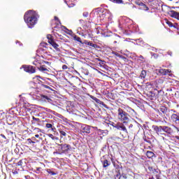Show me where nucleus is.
Instances as JSON below:
<instances>
[{
	"mask_svg": "<svg viewBox=\"0 0 179 179\" xmlns=\"http://www.w3.org/2000/svg\"><path fill=\"white\" fill-rule=\"evenodd\" d=\"M140 77L141 78V79H145V78H146V71L143 70L141 71V73L140 75Z\"/></svg>",
	"mask_w": 179,
	"mask_h": 179,
	"instance_id": "16",
	"label": "nucleus"
},
{
	"mask_svg": "<svg viewBox=\"0 0 179 179\" xmlns=\"http://www.w3.org/2000/svg\"><path fill=\"white\" fill-rule=\"evenodd\" d=\"M83 132L85 134H90V126L84 124L82 126Z\"/></svg>",
	"mask_w": 179,
	"mask_h": 179,
	"instance_id": "9",
	"label": "nucleus"
},
{
	"mask_svg": "<svg viewBox=\"0 0 179 179\" xmlns=\"http://www.w3.org/2000/svg\"><path fill=\"white\" fill-rule=\"evenodd\" d=\"M117 120L119 121H121V122H123L125 125L128 124L129 121V114L127 113L124 109L119 108L117 109Z\"/></svg>",
	"mask_w": 179,
	"mask_h": 179,
	"instance_id": "2",
	"label": "nucleus"
},
{
	"mask_svg": "<svg viewBox=\"0 0 179 179\" xmlns=\"http://www.w3.org/2000/svg\"><path fill=\"white\" fill-rule=\"evenodd\" d=\"M171 121L176 124H179V115L176 113L172 114L171 115Z\"/></svg>",
	"mask_w": 179,
	"mask_h": 179,
	"instance_id": "7",
	"label": "nucleus"
},
{
	"mask_svg": "<svg viewBox=\"0 0 179 179\" xmlns=\"http://www.w3.org/2000/svg\"><path fill=\"white\" fill-rule=\"evenodd\" d=\"M47 173H48V174H51V176H55V173L50 169H47Z\"/></svg>",
	"mask_w": 179,
	"mask_h": 179,
	"instance_id": "26",
	"label": "nucleus"
},
{
	"mask_svg": "<svg viewBox=\"0 0 179 179\" xmlns=\"http://www.w3.org/2000/svg\"><path fill=\"white\" fill-rule=\"evenodd\" d=\"M99 138L100 139H102L101 136H99Z\"/></svg>",
	"mask_w": 179,
	"mask_h": 179,
	"instance_id": "49",
	"label": "nucleus"
},
{
	"mask_svg": "<svg viewBox=\"0 0 179 179\" xmlns=\"http://www.w3.org/2000/svg\"><path fill=\"white\" fill-rule=\"evenodd\" d=\"M110 166V163H108V161L107 159L103 161V167H108Z\"/></svg>",
	"mask_w": 179,
	"mask_h": 179,
	"instance_id": "22",
	"label": "nucleus"
},
{
	"mask_svg": "<svg viewBox=\"0 0 179 179\" xmlns=\"http://www.w3.org/2000/svg\"><path fill=\"white\" fill-rule=\"evenodd\" d=\"M17 164V166H22V164H23V162L22 160H20Z\"/></svg>",
	"mask_w": 179,
	"mask_h": 179,
	"instance_id": "32",
	"label": "nucleus"
},
{
	"mask_svg": "<svg viewBox=\"0 0 179 179\" xmlns=\"http://www.w3.org/2000/svg\"><path fill=\"white\" fill-rule=\"evenodd\" d=\"M41 168L40 167L36 168V171H41Z\"/></svg>",
	"mask_w": 179,
	"mask_h": 179,
	"instance_id": "39",
	"label": "nucleus"
},
{
	"mask_svg": "<svg viewBox=\"0 0 179 179\" xmlns=\"http://www.w3.org/2000/svg\"><path fill=\"white\" fill-rule=\"evenodd\" d=\"M35 138H40V135L36 134V135H35Z\"/></svg>",
	"mask_w": 179,
	"mask_h": 179,
	"instance_id": "41",
	"label": "nucleus"
},
{
	"mask_svg": "<svg viewBox=\"0 0 179 179\" xmlns=\"http://www.w3.org/2000/svg\"><path fill=\"white\" fill-rule=\"evenodd\" d=\"M60 146H61L62 153H65V152H68V150L71 149V145L68 144L60 145Z\"/></svg>",
	"mask_w": 179,
	"mask_h": 179,
	"instance_id": "8",
	"label": "nucleus"
},
{
	"mask_svg": "<svg viewBox=\"0 0 179 179\" xmlns=\"http://www.w3.org/2000/svg\"><path fill=\"white\" fill-rule=\"evenodd\" d=\"M169 16H171V17H174L175 19H177L178 20H179V13L175 10H171L169 12Z\"/></svg>",
	"mask_w": 179,
	"mask_h": 179,
	"instance_id": "6",
	"label": "nucleus"
},
{
	"mask_svg": "<svg viewBox=\"0 0 179 179\" xmlns=\"http://www.w3.org/2000/svg\"><path fill=\"white\" fill-rule=\"evenodd\" d=\"M143 9L144 10H149V8L148 6H146V5L143 4Z\"/></svg>",
	"mask_w": 179,
	"mask_h": 179,
	"instance_id": "29",
	"label": "nucleus"
},
{
	"mask_svg": "<svg viewBox=\"0 0 179 179\" xmlns=\"http://www.w3.org/2000/svg\"><path fill=\"white\" fill-rule=\"evenodd\" d=\"M59 134H60V136L61 138H62V136H66V133L62 130H59Z\"/></svg>",
	"mask_w": 179,
	"mask_h": 179,
	"instance_id": "23",
	"label": "nucleus"
},
{
	"mask_svg": "<svg viewBox=\"0 0 179 179\" xmlns=\"http://www.w3.org/2000/svg\"><path fill=\"white\" fill-rule=\"evenodd\" d=\"M140 59H143V56L141 55L140 56Z\"/></svg>",
	"mask_w": 179,
	"mask_h": 179,
	"instance_id": "43",
	"label": "nucleus"
},
{
	"mask_svg": "<svg viewBox=\"0 0 179 179\" xmlns=\"http://www.w3.org/2000/svg\"><path fill=\"white\" fill-rule=\"evenodd\" d=\"M161 110L162 111V113H163L164 114L166 113V109L162 108Z\"/></svg>",
	"mask_w": 179,
	"mask_h": 179,
	"instance_id": "38",
	"label": "nucleus"
},
{
	"mask_svg": "<svg viewBox=\"0 0 179 179\" xmlns=\"http://www.w3.org/2000/svg\"><path fill=\"white\" fill-rule=\"evenodd\" d=\"M152 129L157 134V135H163V126H152Z\"/></svg>",
	"mask_w": 179,
	"mask_h": 179,
	"instance_id": "5",
	"label": "nucleus"
},
{
	"mask_svg": "<svg viewBox=\"0 0 179 179\" xmlns=\"http://www.w3.org/2000/svg\"><path fill=\"white\" fill-rule=\"evenodd\" d=\"M132 127H134V125L132 124H131L129 126V128H132Z\"/></svg>",
	"mask_w": 179,
	"mask_h": 179,
	"instance_id": "42",
	"label": "nucleus"
},
{
	"mask_svg": "<svg viewBox=\"0 0 179 179\" xmlns=\"http://www.w3.org/2000/svg\"><path fill=\"white\" fill-rule=\"evenodd\" d=\"M150 179H155L153 177H152V178H150Z\"/></svg>",
	"mask_w": 179,
	"mask_h": 179,
	"instance_id": "48",
	"label": "nucleus"
},
{
	"mask_svg": "<svg viewBox=\"0 0 179 179\" xmlns=\"http://www.w3.org/2000/svg\"><path fill=\"white\" fill-rule=\"evenodd\" d=\"M127 179V176L123 175V176H120V175H117L115 177V179Z\"/></svg>",
	"mask_w": 179,
	"mask_h": 179,
	"instance_id": "21",
	"label": "nucleus"
},
{
	"mask_svg": "<svg viewBox=\"0 0 179 179\" xmlns=\"http://www.w3.org/2000/svg\"><path fill=\"white\" fill-rule=\"evenodd\" d=\"M115 128H116L117 129H119L120 131H124V132H128L127 130V127H125V125H124V123H121V122H117L115 125Z\"/></svg>",
	"mask_w": 179,
	"mask_h": 179,
	"instance_id": "3",
	"label": "nucleus"
},
{
	"mask_svg": "<svg viewBox=\"0 0 179 179\" xmlns=\"http://www.w3.org/2000/svg\"><path fill=\"white\" fill-rule=\"evenodd\" d=\"M55 20H58V17H55Z\"/></svg>",
	"mask_w": 179,
	"mask_h": 179,
	"instance_id": "44",
	"label": "nucleus"
},
{
	"mask_svg": "<svg viewBox=\"0 0 179 179\" xmlns=\"http://www.w3.org/2000/svg\"><path fill=\"white\" fill-rule=\"evenodd\" d=\"M47 38L48 40L49 43H50V41H54V38H52V35L51 34L47 35Z\"/></svg>",
	"mask_w": 179,
	"mask_h": 179,
	"instance_id": "19",
	"label": "nucleus"
},
{
	"mask_svg": "<svg viewBox=\"0 0 179 179\" xmlns=\"http://www.w3.org/2000/svg\"><path fill=\"white\" fill-rule=\"evenodd\" d=\"M34 130L37 131V132H41V129H40L38 128H35Z\"/></svg>",
	"mask_w": 179,
	"mask_h": 179,
	"instance_id": "34",
	"label": "nucleus"
},
{
	"mask_svg": "<svg viewBox=\"0 0 179 179\" xmlns=\"http://www.w3.org/2000/svg\"><path fill=\"white\" fill-rule=\"evenodd\" d=\"M25 72H28V73H34L36 72V69L33 67V66H22Z\"/></svg>",
	"mask_w": 179,
	"mask_h": 179,
	"instance_id": "4",
	"label": "nucleus"
},
{
	"mask_svg": "<svg viewBox=\"0 0 179 179\" xmlns=\"http://www.w3.org/2000/svg\"><path fill=\"white\" fill-rule=\"evenodd\" d=\"M112 54H113V55H116V57H118L119 58H122V59H124V61H127V57L120 55L118 52H112Z\"/></svg>",
	"mask_w": 179,
	"mask_h": 179,
	"instance_id": "12",
	"label": "nucleus"
},
{
	"mask_svg": "<svg viewBox=\"0 0 179 179\" xmlns=\"http://www.w3.org/2000/svg\"><path fill=\"white\" fill-rule=\"evenodd\" d=\"M43 87L45 88V89H50V87L48 85H43Z\"/></svg>",
	"mask_w": 179,
	"mask_h": 179,
	"instance_id": "37",
	"label": "nucleus"
},
{
	"mask_svg": "<svg viewBox=\"0 0 179 179\" xmlns=\"http://www.w3.org/2000/svg\"><path fill=\"white\" fill-rule=\"evenodd\" d=\"M48 136L49 138H51V139H52L53 141L55 140V136H54V135H52V134H48Z\"/></svg>",
	"mask_w": 179,
	"mask_h": 179,
	"instance_id": "28",
	"label": "nucleus"
},
{
	"mask_svg": "<svg viewBox=\"0 0 179 179\" xmlns=\"http://www.w3.org/2000/svg\"><path fill=\"white\" fill-rule=\"evenodd\" d=\"M166 23L169 26V27H173V23L169 20H166Z\"/></svg>",
	"mask_w": 179,
	"mask_h": 179,
	"instance_id": "27",
	"label": "nucleus"
},
{
	"mask_svg": "<svg viewBox=\"0 0 179 179\" xmlns=\"http://www.w3.org/2000/svg\"><path fill=\"white\" fill-rule=\"evenodd\" d=\"M97 135H103V131L100 130V129L96 131V132L95 133V136H94L95 139H96Z\"/></svg>",
	"mask_w": 179,
	"mask_h": 179,
	"instance_id": "20",
	"label": "nucleus"
},
{
	"mask_svg": "<svg viewBox=\"0 0 179 179\" xmlns=\"http://www.w3.org/2000/svg\"><path fill=\"white\" fill-rule=\"evenodd\" d=\"M85 44H87V45H90V47H93L94 48L97 47L96 44L92 43V42H86Z\"/></svg>",
	"mask_w": 179,
	"mask_h": 179,
	"instance_id": "17",
	"label": "nucleus"
},
{
	"mask_svg": "<svg viewBox=\"0 0 179 179\" xmlns=\"http://www.w3.org/2000/svg\"><path fill=\"white\" fill-rule=\"evenodd\" d=\"M161 75H167V73H171V71L169 69H161L158 71Z\"/></svg>",
	"mask_w": 179,
	"mask_h": 179,
	"instance_id": "10",
	"label": "nucleus"
},
{
	"mask_svg": "<svg viewBox=\"0 0 179 179\" xmlns=\"http://www.w3.org/2000/svg\"><path fill=\"white\" fill-rule=\"evenodd\" d=\"M55 139H56V141H58V137H55Z\"/></svg>",
	"mask_w": 179,
	"mask_h": 179,
	"instance_id": "46",
	"label": "nucleus"
},
{
	"mask_svg": "<svg viewBox=\"0 0 179 179\" xmlns=\"http://www.w3.org/2000/svg\"><path fill=\"white\" fill-rule=\"evenodd\" d=\"M41 98L45 101H48L50 103V101H51V99H50L48 96H45V95H43L41 96Z\"/></svg>",
	"mask_w": 179,
	"mask_h": 179,
	"instance_id": "18",
	"label": "nucleus"
},
{
	"mask_svg": "<svg viewBox=\"0 0 179 179\" xmlns=\"http://www.w3.org/2000/svg\"><path fill=\"white\" fill-rule=\"evenodd\" d=\"M31 139H33V141H35V140H36V138L32 137Z\"/></svg>",
	"mask_w": 179,
	"mask_h": 179,
	"instance_id": "45",
	"label": "nucleus"
},
{
	"mask_svg": "<svg viewBox=\"0 0 179 179\" xmlns=\"http://www.w3.org/2000/svg\"><path fill=\"white\" fill-rule=\"evenodd\" d=\"M27 141L29 142V143H36V142L31 141V138H28V139H27Z\"/></svg>",
	"mask_w": 179,
	"mask_h": 179,
	"instance_id": "31",
	"label": "nucleus"
},
{
	"mask_svg": "<svg viewBox=\"0 0 179 179\" xmlns=\"http://www.w3.org/2000/svg\"><path fill=\"white\" fill-rule=\"evenodd\" d=\"M33 120H34V121H39L40 120V119L36 118L34 117H33Z\"/></svg>",
	"mask_w": 179,
	"mask_h": 179,
	"instance_id": "36",
	"label": "nucleus"
},
{
	"mask_svg": "<svg viewBox=\"0 0 179 179\" xmlns=\"http://www.w3.org/2000/svg\"><path fill=\"white\" fill-rule=\"evenodd\" d=\"M24 20L28 27L31 29L37 23V13L34 10H29L25 13Z\"/></svg>",
	"mask_w": 179,
	"mask_h": 179,
	"instance_id": "1",
	"label": "nucleus"
},
{
	"mask_svg": "<svg viewBox=\"0 0 179 179\" xmlns=\"http://www.w3.org/2000/svg\"><path fill=\"white\" fill-rule=\"evenodd\" d=\"M39 71H41V72H44L45 71H47V68H45L44 66H41L39 67Z\"/></svg>",
	"mask_w": 179,
	"mask_h": 179,
	"instance_id": "25",
	"label": "nucleus"
},
{
	"mask_svg": "<svg viewBox=\"0 0 179 179\" xmlns=\"http://www.w3.org/2000/svg\"><path fill=\"white\" fill-rule=\"evenodd\" d=\"M146 156L148 157V159H152L155 156V152L152 151H147Z\"/></svg>",
	"mask_w": 179,
	"mask_h": 179,
	"instance_id": "14",
	"label": "nucleus"
},
{
	"mask_svg": "<svg viewBox=\"0 0 179 179\" xmlns=\"http://www.w3.org/2000/svg\"><path fill=\"white\" fill-rule=\"evenodd\" d=\"M76 41H78L79 43H82V39L80 37H78L76 38Z\"/></svg>",
	"mask_w": 179,
	"mask_h": 179,
	"instance_id": "33",
	"label": "nucleus"
},
{
	"mask_svg": "<svg viewBox=\"0 0 179 179\" xmlns=\"http://www.w3.org/2000/svg\"><path fill=\"white\" fill-rule=\"evenodd\" d=\"M162 132H166V134H171V128L167 126H162Z\"/></svg>",
	"mask_w": 179,
	"mask_h": 179,
	"instance_id": "11",
	"label": "nucleus"
},
{
	"mask_svg": "<svg viewBox=\"0 0 179 179\" xmlns=\"http://www.w3.org/2000/svg\"><path fill=\"white\" fill-rule=\"evenodd\" d=\"M173 113H176V110H173Z\"/></svg>",
	"mask_w": 179,
	"mask_h": 179,
	"instance_id": "50",
	"label": "nucleus"
},
{
	"mask_svg": "<svg viewBox=\"0 0 179 179\" xmlns=\"http://www.w3.org/2000/svg\"><path fill=\"white\" fill-rule=\"evenodd\" d=\"M49 44H51V45L55 49L57 50L58 48V47H59V45L55 43V41H50V43Z\"/></svg>",
	"mask_w": 179,
	"mask_h": 179,
	"instance_id": "13",
	"label": "nucleus"
},
{
	"mask_svg": "<svg viewBox=\"0 0 179 179\" xmlns=\"http://www.w3.org/2000/svg\"><path fill=\"white\" fill-rule=\"evenodd\" d=\"M67 68H68V66L65 64L62 66V69H66Z\"/></svg>",
	"mask_w": 179,
	"mask_h": 179,
	"instance_id": "35",
	"label": "nucleus"
},
{
	"mask_svg": "<svg viewBox=\"0 0 179 179\" xmlns=\"http://www.w3.org/2000/svg\"><path fill=\"white\" fill-rule=\"evenodd\" d=\"M1 136H2V138H3L4 139H6V136H5V135L1 134Z\"/></svg>",
	"mask_w": 179,
	"mask_h": 179,
	"instance_id": "40",
	"label": "nucleus"
},
{
	"mask_svg": "<svg viewBox=\"0 0 179 179\" xmlns=\"http://www.w3.org/2000/svg\"><path fill=\"white\" fill-rule=\"evenodd\" d=\"M110 2H113V3H117V4H121L124 3V1L122 0H109Z\"/></svg>",
	"mask_w": 179,
	"mask_h": 179,
	"instance_id": "15",
	"label": "nucleus"
},
{
	"mask_svg": "<svg viewBox=\"0 0 179 179\" xmlns=\"http://www.w3.org/2000/svg\"><path fill=\"white\" fill-rule=\"evenodd\" d=\"M46 128H51L52 131H54V129H55V128H52V125L50 123H48L45 124Z\"/></svg>",
	"mask_w": 179,
	"mask_h": 179,
	"instance_id": "24",
	"label": "nucleus"
},
{
	"mask_svg": "<svg viewBox=\"0 0 179 179\" xmlns=\"http://www.w3.org/2000/svg\"><path fill=\"white\" fill-rule=\"evenodd\" d=\"M64 29H66V30H68V29H66V27H64Z\"/></svg>",
	"mask_w": 179,
	"mask_h": 179,
	"instance_id": "47",
	"label": "nucleus"
},
{
	"mask_svg": "<svg viewBox=\"0 0 179 179\" xmlns=\"http://www.w3.org/2000/svg\"><path fill=\"white\" fill-rule=\"evenodd\" d=\"M83 16L84 17H87L89 16V13H87V12H84V13H83Z\"/></svg>",
	"mask_w": 179,
	"mask_h": 179,
	"instance_id": "30",
	"label": "nucleus"
},
{
	"mask_svg": "<svg viewBox=\"0 0 179 179\" xmlns=\"http://www.w3.org/2000/svg\"><path fill=\"white\" fill-rule=\"evenodd\" d=\"M114 43H117V41H114Z\"/></svg>",
	"mask_w": 179,
	"mask_h": 179,
	"instance_id": "51",
	"label": "nucleus"
}]
</instances>
